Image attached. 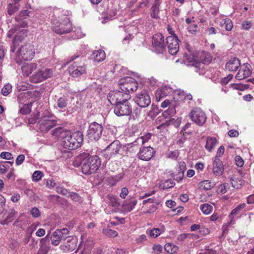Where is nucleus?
<instances>
[{"instance_id":"obj_1","label":"nucleus","mask_w":254,"mask_h":254,"mask_svg":"<svg viewBox=\"0 0 254 254\" xmlns=\"http://www.w3.org/2000/svg\"><path fill=\"white\" fill-rule=\"evenodd\" d=\"M74 166H81L83 174L89 175L95 173L101 165L100 158L96 155L90 156L88 153H83L77 156L73 162Z\"/></svg>"},{"instance_id":"obj_2","label":"nucleus","mask_w":254,"mask_h":254,"mask_svg":"<svg viewBox=\"0 0 254 254\" xmlns=\"http://www.w3.org/2000/svg\"><path fill=\"white\" fill-rule=\"evenodd\" d=\"M17 23L13 25L7 33V37L12 38L14 36L12 41V46L11 47L10 52L14 53L16 48L26 36L27 30L25 29H21L27 27V22L24 20H18Z\"/></svg>"},{"instance_id":"obj_3","label":"nucleus","mask_w":254,"mask_h":254,"mask_svg":"<svg viewBox=\"0 0 254 254\" xmlns=\"http://www.w3.org/2000/svg\"><path fill=\"white\" fill-rule=\"evenodd\" d=\"M61 137V145L63 148L70 150H75L79 147L83 140V134L79 131H62Z\"/></svg>"},{"instance_id":"obj_4","label":"nucleus","mask_w":254,"mask_h":254,"mask_svg":"<svg viewBox=\"0 0 254 254\" xmlns=\"http://www.w3.org/2000/svg\"><path fill=\"white\" fill-rule=\"evenodd\" d=\"M34 54V46L30 44H26L18 49L14 59L18 64L20 65L24 61L32 60Z\"/></svg>"},{"instance_id":"obj_5","label":"nucleus","mask_w":254,"mask_h":254,"mask_svg":"<svg viewBox=\"0 0 254 254\" xmlns=\"http://www.w3.org/2000/svg\"><path fill=\"white\" fill-rule=\"evenodd\" d=\"M118 83L120 89L129 94L135 91L138 88L137 82L131 77H124L120 79Z\"/></svg>"},{"instance_id":"obj_6","label":"nucleus","mask_w":254,"mask_h":254,"mask_svg":"<svg viewBox=\"0 0 254 254\" xmlns=\"http://www.w3.org/2000/svg\"><path fill=\"white\" fill-rule=\"evenodd\" d=\"M133 102L130 100L115 104L114 113L118 116H131L132 110H133Z\"/></svg>"},{"instance_id":"obj_7","label":"nucleus","mask_w":254,"mask_h":254,"mask_svg":"<svg viewBox=\"0 0 254 254\" xmlns=\"http://www.w3.org/2000/svg\"><path fill=\"white\" fill-rule=\"evenodd\" d=\"M103 130L102 125L95 122H92L89 126L87 136L91 141H97L101 137Z\"/></svg>"},{"instance_id":"obj_8","label":"nucleus","mask_w":254,"mask_h":254,"mask_svg":"<svg viewBox=\"0 0 254 254\" xmlns=\"http://www.w3.org/2000/svg\"><path fill=\"white\" fill-rule=\"evenodd\" d=\"M109 101L114 104H119L130 99V95L123 91H111L107 95Z\"/></svg>"},{"instance_id":"obj_9","label":"nucleus","mask_w":254,"mask_h":254,"mask_svg":"<svg viewBox=\"0 0 254 254\" xmlns=\"http://www.w3.org/2000/svg\"><path fill=\"white\" fill-rule=\"evenodd\" d=\"M166 42H164V37L160 33L154 35L152 39V44L153 50L157 54L163 53L166 50Z\"/></svg>"},{"instance_id":"obj_10","label":"nucleus","mask_w":254,"mask_h":254,"mask_svg":"<svg viewBox=\"0 0 254 254\" xmlns=\"http://www.w3.org/2000/svg\"><path fill=\"white\" fill-rule=\"evenodd\" d=\"M189 117L195 124L200 127L204 124L207 119L205 113L198 108L192 110L189 114Z\"/></svg>"},{"instance_id":"obj_11","label":"nucleus","mask_w":254,"mask_h":254,"mask_svg":"<svg viewBox=\"0 0 254 254\" xmlns=\"http://www.w3.org/2000/svg\"><path fill=\"white\" fill-rule=\"evenodd\" d=\"M166 40L169 53L172 55H176L179 49V40L178 37L177 36H169L166 38Z\"/></svg>"},{"instance_id":"obj_12","label":"nucleus","mask_w":254,"mask_h":254,"mask_svg":"<svg viewBox=\"0 0 254 254\" xmlns=\"http://www.w3.org/2000/svg\"><path fill=\"white\" fill-rule=\"evenodd\" d=\"M72 30L71 23L68 17L65 16L60 24L53 28V30L57 34H63L70 32Z\"/></svg>"},{"instance_id":"obj_13","label":"nucleus","mask_w":254,"mask_h":254,"mask_svg":"<svg viewBox=\"0 0 254 254\" xmlns=\"http://www.w3.org/2000/svg\"><path fill=\"white\" fill-rule=\"evenodd\" d=\"M18 212L13 207H9L3 212L0 219V223L2 225H7L14 220Z\"/></svg>"},{"instance_id":"obj_14","label":"nucleus","mask_w":254,"mask_h":254,"mask_svg":"<svg viewBox=\"0 0 254 254\" xmlns=\"http://www.w3.org/2000/svg\"><path fill=\"white\" fill-rule=\"evenodd\" d=\"M155 151L150 146H141L137 155L138 158L143 161H149L154 156Z\"/></svg>"},{"instance_id":"obj_15","label":"nucleus","mask_w":254,"mask_h":254,"mask_svg":"<svg viewBox=\"0 0 254 254\" xmlns=\"http://www.w3.org/2000/svg\"><path fill=\"white\" fill-rule=\"evenodd\" d=\"M41 118L38 123L40 125V128L42 131L47 132L57 125L56 120L50 119L49 117L43 116Z\"/></svg>"},{"instance_id":"obj_16","label":"nucleus","mask_w":254,"mask_h":254,"mask_svg":"<svg viewBox=\"0 0 254 254\" xmlns=\"http://www.w3.org/2000/svg\"><path fill=\"white\" fill-rule=\"evenodd\" d=\"M121 148V144L119 140L113 141L105 149L106 154H105L104 155L106 156V159L109 160L112 156L119 153Z\"/></svg>"},{"instance_id":"obj_17","label":"nucleus","mask_w":254,"mask_h":254,"mask_svg":"<svg viewBox=\"0 0 254 254\" xmlns=\"http://www.w3.org/2000/svg\"><path fill=\"white\" fill-rule=\"evenodd\" d=\"M53 70L50 68H44L39 70L32 76V80L35 82H40L51 77L53 75Z\"/></svg>"},{"instance_id":"obj_18","label":"nucleus","mask_w":254,"mask_h":254,"mask_svg":"<svg viewBox=\"0 0 254 254\" xmlns=\"http://www.w3.org/2000/svg\"><path fill=\"white\" fill-rule=\"evenodd\" d=\"M134 101L139 106L142 108L148 106L151 103L150 96L148 93L144 92L137 94L134 98Z\"/></svg>"},{"instance_id":"obj_19","label":"nucleus","mask_w":254,"mask_h":254,"mask_svg":"<svg viewBox=\"0 0 254 254\" xmlns=\"http://www.w3.org/2000/svg\"><path fill=\"white\" fill-rule=\"evenodd\" d=\"M77 239L76 237L69 236L64 242L63 245L61 246L62 249L64 251L69 252L74 251L77 246Z\"/></svg>"},{"instance_id":"obj_20","label":"nucleus","mask_w":254,"mask_h":254,"mask_svg":"<svg viewBox=\"0 0 254 254\" xmlns=\"http://www.w3.org/2000/svg\"><path fill=\"white\" fill-rule=\"evenodd\" d=\"M251 67V66L248 63L243 64L236 74L235 78L240 80L250 76L252 74Z\"/></svg>"},{"instance_id":"obj_21","label":"nucleus","mask_w":254,"mask_h":254,"mask_svg":"<svg viewBox=\"0 0 254 254\" xmlns=\"http://www.w3.org/2000/svg\"><path fill=\"white\" fill-rule=\"evenodd\" d=\"M68 71L70 74L73 77H78L86 72V68L84 66L78 65L76 63L69 67Z\"/></svg>"},{"instance_id":"obj_22","label":"nucleus","mask_w":254,"mask_h":254,"mask_svg":"<svg viewBox=\"0 0 254 254\" xmlns=\"http://www.w3.org/2000/svg\"><path fill=\"white\" fill-rule=\"evenodd\" d=\"M240 66V60L236 57H234L229 60L226 64L225 67L230 71H236Z\"/></svg>"},{"instance_id":"obj_23","label":"nucleus","mask_w":254,"mask_h":254,"mask_svg":"<svg viewBox=\"0 0 254 254\" xmlns=\"http://www.w3.org/2000/svg\"><path fill=\"white\" fill-rule=\"evenodd\" d=\"M224 166L222 161L216 156L213 161V172L216 176H220L224 172Z\"/></svg>"},{"instance_id":"obj_24","label":"nucleus","mask_w":254,"mask_h":254,"mask_svg":"<svg viewBox=\"0 0 254 254\" xmlns=\"http://www.w3.org/2000/svg\"><path fill=\"white\" fill-rule=\"evenodd\" d=\"M160 5V0H155L153 5L151 8V17L153 18L158 19L159 16L158 14L159 13V6Z\"/></svg>"},{"instance_id":"obj_25","label":"nucleus","mask_w":254,"mask_h":254,"mask_svg":"<svg viewBox=\"0 0 254 254\" xmlns=\"http://www.w3.org/2000/svg\"><path fill=\"white\" fill-rule=\"evenodd\" d=\"M106 57L105 53L103 50H99L95 51L92 55V58L94 59L95 61L100 62L105 60Z\"/></svg>"},{"instance_id":"obj_26","label":"nucleus","mask_w":254,"mask_h":254,"mask_svg":"<svg viewBox=\"0 0 254 254\" xmlns=\"http://www.w3.org/2000/svg\"><path fill=\"white\" fill-rule=\"evenodd\" d=\"M151 134L150 133H147L145 136H142L137 138L133 142L131 143L133 146L143 145L146 142L148 141L150 139Z\"/></svg>"},{"instance_id":"obj_27","label":"nucleus","mask_w":254,"mask_h":254,"mask_svg":"<svg viewBox=\"0 0 254 254\" xmlns=\"http://www.w3.org/2000/svg\"><path fill=\"white\" fill-rule=\"evenodd\" d=\"M137 203L136 200H133L129 202H125L122 205V209L124 212H128L132 210Z\"/></svg>"},{"instance_id":"obj_28","label":"nucleus","mask_w":254,"mask_h":254,"mask_svg":"<svg viewBox=\"0 0 254 254\" xmlns=\"http://www.w3.org/2000/svg\"><path fill=\"white\" fill-rule=\"evenodd\" d=\"M217 143V140L215 137H209L207 138L205 145V148L209 152L211 151Z\"/></svg>"},{"instance_id":"obj_29","label":"nucleus","mask_w":254,"mask_h":254,"mask_svg":"<svg viewBox=\"0 0 254 254\" xmlns=\"http://www.w3.org/2000/svg\"><path fill=\"white\" fill-rule=\"evenodd\" d=\"M68 196L73 201L78 204H81L83 202V199L82 197L76 192H69Z\"/></svg>"},{"instance_id":"obj_30","label":"nucleus","mask_w":254,"mask_h":254,"mask_svg":"<svg viewBox=\"0 0 254 254\" xmlns=\"http://www.w3.org/2000/svg\"><path fill=\"white\" fill-rule=\"evenodd\" d=\"M186 170V163L184 161H181L179 164L178 173L177 175L176 179L182 180L184 176V173Z\"/></svg>"},{"instance_id":"obj_31","label":"nucleus","mask_w":254,"mask_h":254,"mask_svg":"<svg viewBox=\"0 0 254 254\" xmlns=\"http://www.w3.org/2000/svg\"><path fill=\"white\" fill-rule=\"evenodd\" d=\"M165 251L170 254L176 253L178 251V247L171 243L166 244L164 246Z\"/></svg>"},{"instance_id":"obj_32","label":"nucleus","mask_w":254,"mask_h":254,"mask_svg":"<svg viewBox=\"0 0 254 254\" xmlns=\"http://www.w3.org/2000/svg\"><path fill=\"white\" fill-rule=\"evenodd\" d=\"M124 176V174L123 173H120L117 175L114 176H111L108 178L109 183L114 186L116 185L119 181L123 179Z\"/></svg>"},{"instance_id":"obj_33","label":"nucleus","mask_w":254,"mask_h":254,"mask_svg":"<svg viewBox=\"0 0 254 254\" xmlns=\"http://www.w3.org/2000/svg\"><path fill=\"white\" fill-rule=\"evenodd\" d=\"M200 187L205 190H209L214 187L215 183L210 180H204L200 183Z\"/></svg>"},{"instance_id":"obj_34","label":"nucleus","mask_w":254,"mask_h":254,"mask_svg":"<svg viewBox=\"0 0 254 254\" xmlns=\"http://www.w3.org/2000/svg\"><path fill=\"white\" fill-rule=\"evenodd\" d=\"M13 163V162L10 161H6L2 163H0V173H5L7 171V168L9 167V164L10 166H12Z\"/></svg>"},{"instance_id":"obj_35","label":"nucleus","mask_w":254,"mask_h":254,"mask_svg":"<svg viewBox=\"0 0 254 254\" xmlns=\"http://www.w3.org/2000/svg\"><path fill=\"white\" fill-rule=\"evenodd\" d=\"M200 208L202 212L206 215L210 214L213 209L212 206L207 203L201 204Z\"/></svg>"},{"instance_id":"obj_36","label":"nucleus","mask_w":254,"mask_h":254,"mask_svg":"<svg viewBox=\"0 0 254 254\" xmlns=\"http://www.w3.org/2000/svg\"><path fill=\"white\" fill-rule=\"evenodd\" d=\"M103 233L106 236L109 237H115L117 236L118 233L117 231L109 229L108 228L103 229Z\"/></svg>"},{"instance_id":"obj_37","label":"nucleus","mask_w":254,"mask_h":254,"mask_svg":"<svg viewBox=\"0 0 254 254\" xmlns=\"http://www.w3.org/2000/svg\"><path fill=\"white\" fill-rule=\"evenodd\" d=\"M19 4L14 3V5L9 4L8 7L7 12L9 15H11L19 9Z\"/></svg>"},{"instance_id":"obj_38","label":"nucleus","mask_w":254,"mask_h":254,"mask_svg":"<svg viewBox=\"0 0 254 254\" xmlns=\"http://www.w3.org/2000/svg\"><path fill=\"white\" fill-rule=\"evenodd\" d=\"M67 99L61 97L58 99L57 105L59 108L63 109L66 107L67 105Z\"/></svg>"},{"instance_id":"obj_39","label":"nucleus","mask_w":254,"mask_h":254,"mask_svg":"<svg viewBox=\"0 0 254 254\" xmlns=\"http://www.w3.org/2000/svg\"><path fill=\"white\" fill-rule=\"evenodd\" d=\"M212 60V58L210 55L208 54H203L200 57V61L204 64H209Z\"/></svg>"},{"instance_id":"obj_40","label":"nucleus","mask_w":254,"mask_h":254,"mask_svg":"<svg viewBox=\"0 0 254 254\" xmlns=\"http://www.w3.org/2000/svg\"><path fill=\"white\" fill-rule=\"evenodd\" d=\"M175 184V183L172 180H168L164 183L162 184L160 187L163 190H166L173 187Z\"/></svg>"},{"instance_id":"obj_41","label":"nucleus","mask_w":254,"mask_h":254,"mask_svg":"<svg viewBox=\"0 0 254 254\" xmlns=\"http://www.w3.org/2000/svg\"><path fill=\"white\" fill-rule=\"evenodd\" d=\"M59 238V236L58 235H57L56 231H55L50 238L52 244L55 246L58 245L61 242V239Z\"/></svg>"},{"instance_id":"obj_42","label":"nucleus","mask_w":254,"mask_h":254,"mask_svg":"<svg viewBox=\"0 0 254 254\" xmlns=\"http://www.w3.org/2000/svg\"><path fill=\"white\" fill-rule=\"evenodd\" d=\"M161 232L162 231L160 229L153 228L149 231V234L151 237L156 238L161 234Z\"/></svg>"},{"instance_id":"obj_43","label":"nucleus","mask_w":254,"mask_h":254,"mask_svg":"<svg viewBox=\"0 0 254 254\" xmlns=\"http://www.w3.org/2000/svg\"><path fill=\"white\" fill-rule=\"evenodd\" d=\"M31 105L29 104H25L20 109V112L23 115H27L31 112Z\"/></svg>"},{"instance_id":"obj_44","label":"nucleus","mask_w":254,"mask_h":254,"mask_svg":"<svg viewBox=\"0 0 254 254\" xmlns=\"http://www.w3.org/2000/svg\"><path fill=\"white\" fill-rule=\"evenodd\" d=\"M12 86L10 84H7L1 89V92L4 96L7 95L11 91Z\"/></svg>"},{"instance_id":"obj_45","label":"nucleus","mask_w":254,"mask_h":254,"mask_svg":"<svg viewBox=\"0 0 254 254\" xmlns=\"http://www.w3.org/2000/svg\"><path fill=\"white\" fill-rule=\"evenodd\" d=\"M94 242L92 238H89L84 243V249L90 250L93 246Z\"/></svg>"},{"instance_id":"obj_46","label":"nucleus","mask_w":254,"mask_h":254,"mask_svg":"<svg viewBox=\"0 0 254 254\" xmlns=\"http://www.w3.org/2000/svg\"><path fill=\"white\" fill-rule=\"evenodd\" d=\"M232 86L234 87V89H236L240 90L241 91H243L244 90L247 89L250 87L249 84H233Z\"/></svg>"},{"instance_id":"obj_47","label":"nucleus","mask_w":254,"mask_h":254,"mask_svg":"<svg viewBox=\"0 0 254 254\" xmlns=\"http://www.w3.org/2000/svg\"><path fill=\"white\" fill-rule=\"evenodd\" d=\"M31 215L34 218H38L41 215L39 209L36 207H33L30 210Z\"/></svg>"},{"instance_id":"obj_48","label":"nucleus","mask_w":254,"mask_h":254,"mask_svg":"<svg viewBox=\"0 0 254 254\" xmlns=\"http://www.w3.org/2000/svg\"><path fill=\"white\" fill-rule=\"evenodd\" d=\"M224 24H225V29L227 31H229L232 30L233 25L232 21L230 19H225Z\"/></svg>"},{"instance_id":"obj_49","label":"nucleus","mask_w":254,"mask_h":254,"mask_svg":"<svg viewBox=\"0 0 254 254\" xmlns=\"http://www.w3.org/2000/svg\"><path fill=\"white\" fill-rule=\"evenodd\" d=\"M119 198L117 197H111L110 198V204L112 205V206L115 207H118L120 205V202L119 201Z\"/></svg>"},{"instance_id":"obj_50","label":"nucleus","mask_w":254,"mask_h":254,"mask_svg":"<svg viewBox=\"0 0 254 254\" xmlns=\"http://www.w3.org/2000/svg\"><path fill=\"white\" fill-rule=\"evenodd\" d=\"M40 113L38 112L33 117L29 118L28 119V123L29 124H34L39 118Z\"/></svg>"},{"instance_id":"obj_51","label":"nucleus","mask_w":254,"mask_h":254,"mask_svg":"<svg viewBox=\"0 0 254 254\" xmlns=\"http://www.w3.org/2000/svg\"><path fill=\"white\" fill-rule=\"evenodd\" d=\"M6 199L0 194V214L3 212L5 206Z\"/></svg>"},{"instance_id":"obj_52","label":"nucleus","mask_w":254,"mask_h":254,"mask_svg":"<svg viewBox=\"0 0 254 254\" xmlns=\"http://www.w3.org/2000/svg\"><path fill=\"white\" fill-rule=\"evenodd\" d=\"M42 177V173L40 171H36L32 175L33 179L35 181H38L41 179Z\"/></svg>"},{"instance_id":"obj_53","label":"nucleus","mask_w":254,"mask_h":254,"mask_svg":"<svg viewBox=\"0 0 254 254\" xmlns=\"http://www.w3.org/2000/svg\"><path fill=\"white\" fill-rule=\"evenodd\" d=\"M54 196L55 197L57 200L59 199V202H60V203L63 207H64L68 206V203L67 200H66L65 198H61L60 196L59 195H55V196L54 195Z\"/></svg>"},{"instance_id":"obj_54","label":"nucleus","mask_w":254,"mask_h":254,"mask_svg":"<svg viewBox=\"0 0 254 254\" xmlns=\"http://www.w3.org/2000/svg\"><path fill=\"white\" fill-rule=\"evenodd\" d=\"M56 190L58 193L63 195H66L67 194H69V192L66 189L61 187H57Z\"/></svg>"},{"instance_id":"obj_55","label":"nucleus","mask_w":254,"mask_h":254,"mask_svg":"<svg viewBox=\"0 0 254 254\" xmlns=\"http://www.w3.org/2000/svg\"><path fill=\"white\" fill-rule=\"evenodd\" d=\"M0 157L3 159L11 160L13 159L12 154L8 152H2L0 154Z\"/></svg>"},{"instance_id":"obj_56","label":"nucleus","mask_w":254,"mask_h":254,"mask_svg":"<svg viewBox=\"0 0 254 254\" xmlns=\"http://www.w3.org/2000/svg\"><path fill=\"white\" fill-rule=\"evenodd\" d=\"M186 134H190V132H187V131H185V132H183V136H182V137L180 139H179L178 140H177V144L178 145L182 146V145L183 144V143H184V142L185 141V140L186 139Z\"/></svg>"},{"instance_id":"obj_57","label":"nucleus","mask_w":254,"mask_h":254,"mask_svg":"<svg viewBox=\"0 0 254 254\" xmlns=\"http://www.w3.org/2000/svg\"><path fill=\"white\" fill-rule=\"evenodd\" d=\"M189 31L192 34H194L197 32V25L196 24H193L189 26L188 28Z\"/></svg>"},{"instance_id":"obj_58","label":"nucleus","mask_w":254,"mask_h":254,"mask_svg":"<svg viewBox=\"0 0 254 254\" xmlns=\"http://www.w3.org/2000/svg\"><path fill=\"white\" fill-rule=\"evenodd\" d=\"M236 164L238 167H242L244 164L243 159L240 156H236L235 158Z\"/></svg>"},{"instance_id":"obj_59","label":"nucleus","mask_w":254,"mask_h":254,"mask_svg":"<svg viewBox=\"0 0 254 254\" xmlns=\"http://www.w3.org/2000/svg\"><path fill=\"white\" fill-rule=\"evenodd\" d=\"M175 122V120L174 119H172L171 120H170L169 121L166 122L165 123L162 124L161 125L157 127V128L161 129L163 127H166L169 126L171 124H173L174 122Z\"/></svg>"},{"instance_id":"obj_60","label":"nucleus","mask_w":254,"mask_h":254,"mask_svg":"<svg viewBox=\"0 0 254 254\" xmlns=\"http://www.w3.org/2000/svg\"><path fill=\"white\" fill-rule=\"evenodd\" d=\"M25 159V156L23 154L19 155L15 161V163L17 165H21Z\"/></svg>"},{"instance_id":"obj_61","label":"nucleus","mask_w":254,"mask_h":254,"mask_svg":"<svg viewBox=\"0 0 254 254\" xmlns=\"http://www.w3.org/2000/svg\"><path fill=\"white\" fill-rule=\"evenodd\" d=\"M128 194V190L127 188L126 187H124L122 189L121 192L120 194V196L122 198H125Z\"/></svg>"},{"instance_id":"obj_62","label":"nucleus","mask_w":254,"mask_h":254,"mask_svg":"<svg viewBox=\"0 0 254 254\" xmlns=\"http://www.w3.org/2000/svg\"><path fill=\"white\" fill-rule=\"evenodd\" d=\"M37 64L35 63H31L29 64L23 66V69L25 70L26 69H30V70H31L33 71L37 68Z\"/></svg>"},{"instance_id":"obj_63","label":"nucleus","mask_w":254,"mask_h":254,"mask_svg":"<svg viewBox=\"0 0 254 254\" xmlns=\"http://www.w3.org/2000/svg\"><path fill=\"white\" fill-rule=\"evenodd\" d=\"M147 240L146 236L144 234L140 235L139 237L136 238L135 241L137 244H141L146 241Z\"/></svg>"},{"instance_id":"obj_64","label":"nucleus","mask_w":254,"mask_h":254,"mask_svg":"<svg viewBox=\"0 0 254 254\" xmlns=\"http://www.w3.org/2000/svg\"><path fill=\"white\" fill-rule=\"evenodd\" d=\"M251 26H252L251 23L248 21H245L243 22V23L242 24V28L244 30H246L249 29L251 28Z\"/></svg>"}]
</instances>
